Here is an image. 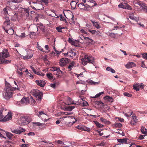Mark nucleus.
Wrapping results in <instances>:
<instances>
[{"instance_id": "nucleus-53", "label": "nucleus", "mask_w": 147, "mask_h": 147, "mask_svg": "<svg viewBox=\"0 0 147 147\" xmlns=\"http://www.w3.org/2000/svg\"><path fill=\"white\" fill-rule=\"evenodd\" d=\"M7 8H5L3 9V11L4 12V13L5 15L8 14V11L7 9Z\"/></svg>"}, {"instance_id": "nucleus-3", "label": "nucleus", "mask_w": 147, "mask_h": 147, "mask_svg": "<svg viewBox=\"0 0 147 147\" xmlns=\"http://www.w3.org/2000/svg\"><path fill=\"white\" fill-rule=\"evenodd\" d=\"M95 59L92 56L85 55L84 57L82 59V63L83 65H86L88 63H91L94 66L96 63L95 62Z\"/></svg>"}, {"instance_id": "nucleus-55", "label": "nucleus", "mask_w": 147, "mask_h": 147, "mask_svg": "<svg viewBox=\"0 0 147 147\" xmlns=\"http://www.w3.org/2000/svg\"><path fill=\"white\" fill-rule=\"evenodd\" d=\"M29 145L28 144H23L22 145V147H28Z\"/></svg>"}, {"instance_id": "nucleus-24", "label": "nucleus", "mask_w": 147, "mask_h": 147, "mask_svg": "<svg viewBox=\"0 0 147 147\" xmlns=\"http://www.w3.org/2000/svg\"><path fill=\"white\" fill-rule=\"evenodd\" d=\"M68 56L71 57H72L76 55V53L73 51L72 50L68 52Z\"/></svg>"}, {"instance_id": "nucleus-56", "label": "nucleus", "mask_w": 147, "mask_h": 147, "mask_svg": "<svg viewBox=\"0 0 147 147\" xmlns=\"http://www.w3.org/2000/svg\"><path fill=\"white\" fill-rule=\"evenodd\" d=\"M83 106H86L88 105V103L86 101H84L82 103Z\"/></svg>"}, {"instance_id": "nucleus-2", "label": "nucleus", "mask_w": 147, "mask_h": 147, "mask_svg": "<svg viewBox=\"0 0 147 147\" xmlns=\"http://www.w3.org/2000/svg\"><path fill=\"white\" fill-rule=\"evenodd\" d=\"M10 56L7 49H4L2 52L0 53V64H7L11 63V60H7L5 58H7Z\"/></svg>"}, {"instance_id": "nucleus-32", "label": "nucleus", "mask_w": 147, "mask_h": 147, "mask_svg": "<svg viewBox=\"0 0 147 147\" xmlns=\"http://www.w3.org/2000/svg\"><path fill=\"white\" fill-rule=\"evenodd\" d=\"M141 130L142 134H147V129L145 128L144 127H141Z\"/></svg>"}, {"instance_id": "nucleus-34", "label": "nucleus", "mask_w": 147, "mask_h": 147, "mask_svg": "<svg viewBox=\"0 0 147 147\" xmlns=\"http://www.w3.org/2000/svg\"><path fill=\"white\" fill-rule=\"evenodd\" d=\"M139 84H136L134 85V86L133 88L136 90L137 91H138L139 90V88L138 87H139Z\"/></svg>"}, {"instance_id": "nucleus-31", "label": "nucleus", "mask_w": 147, "mask_h": 147, "mask_svg": "<svg viewBox=\"0 0 147 147\" xmlns=\"http://www.w3.org/2000/svg\"><path fill=\"white\" fill-rule=\"evenodd\" d=\"M75 107V106H68L66 107L65 109L67 111H71L72 109H74Z\"/></svg>"}, {"instance_id": "nucleus-6", "label": "nucleus", "mask_w": 147, "mask_h": 147, "mask_svg": "<svg viewBox=\"0 0 147 147\" xmlns=\"http://www.w3.org/2000/svg\"><path fill=\"white\" fill-rule=\"evenodd\" d=\"M31 93L36 98L37 100H41L43 96L42 93L38 90H34L31 91Z\"/></svg>"}, {"instance_id": "nucleus-30", "label": "nucleus", "mask_w": 147, "mask_h": 147, "mask_svg": "<svg viewBox=\"0 0 147 147\" xmlns=\"http://www.w3.org/2000/svg\"><path fill=\"white\" fill-rule=\"evenodd\" d=\"M27 55L26 56H23V58L24 59H28L31 58L32 56V54H30L29 55L28 53H27Z\"/></svg>"}, {"instance_id": "nucleus-7", "label": "nucleus", "mask_w": 147, "mask_h": 147, "mask_svg": "<svg viewBox=\"0 0 147 147\" xmlns=\"http://www.w3.org/2000/svg\"><path fill=\"white\" fill-rule=\"evenodd\" d=\"M69 59L66 58H63L60 60L59 64L61 67L65 66L69 63Z\"/></svg>"}, {"instance_id": "nucleus-43", "label": "nucleus", "mask_w": 147, "mask_h": 147, "mask_svg": "<svg viewBox=\"0 0 147 147\" xmlns=\"http://www.w3.org/2000/svg\"><path fill=\"white\" fill-rule=\"evenodd\" d=\"M3 111V110L0 109V121H2V119L3 117V116L2 115V112Z\"/></svg>"}, {"instance_id": "nucleus-54", "label": "nucleus", "mask_w": 147, "mask_h": 147, "mask_svg": "<svg viewBox=\"0 0 147 147\" xmlns=\"http://www.w3.org/2000/svg\"><path fill=\"white\" fill-rule=\"evenodd\" d=\"M146 135H140L139 137V138L140 140H142L144 138V136H145Z\"/></svg>"}, {"instance_id": "nucleus-41", "label": "nucleus", "mask_w": 147, "mask_h": 147, "mask_svg": "<svg viewBox=\"0 0 147 147\" xmlns=\"http://www.w3.org/2000/svg\"><path fill=\"white\" fill-rule=\"evenodd\" d=\"M57 72V75H59L62 74L63 73V71L60 69V68L59 67L58 68Z\"/></svg>"}, {"instance_id": "nucleus-1", "label": "nucleus", "mask_w": 147, "mask_h": 147, "mask_svg": "<svg viewBox=\"0 0 147 147\" xmlns=\"http://www.w3.org/2000/svg\"><path fill=\"white\" fill-rule=\"evenodd\" d=\"M5 87L3 93V96L5 99L8 100L11 97L15 88L11 86L9 83L5 84Z\"/></svg>"}, {"instance_id": "nucleus-49", "label": "nucleus", "mask_w": 147, "mask_h": 147, "mask_svg": "<svg viewBox=\"0 0 147 147\" xmlns=\"http://www.w3.org/2000/svg\"><path fill=\"white\" fill-rule=\"evenodd\" d=\"M139 5L142 7L143 9L146 6L145 4L144 3H143L142 2L139 3Z\"/></svg>"}, {"instance_id": "nucleus-42", "label": "nucleus", "mask_w": 147, "mask_h": 147, "mask_svg": "<svg viewBox=\"0 0 147 147\" xmlns=\"http://www.w3.org/2000/svg\"><path fill=\"white\" fill-rule=\"evenodd\" d=\"M115 126L117 127H122V124L119 123H117L114 124Z\"/></svg>"}, {"instance_id": "nucleus-38", "label": "nucleus", "mask_w": 147, "mask_h": 147, "mask_svg": "<svg viewBox=\"0 0 147 147\" xmlns=\"http://www.w3.org/2000/svg\"><path fill=\"white\" fill-rule=\"evenodd\" d=\"M47 76L50 79H52L53 78V75L50 73H48L47 74Z\"/></svg>"}, {"instance_id": "nucleus-16", "label": "nucleus", "mask_w": 147, "mask_h": 147, "mask_svg": "<svg viewBox=\"0 0 147 147\" xmlns=\"http://www.w3.org/2000/svg\"><path fill=\"white\" fill-rule=\"evenodd\" d=\"M117 140L119 142L121 143L122 144H127V140L126 138L118 139H117Z\"/></svg>"}, {"instance_id": "nucleus-46", "label": "nucleus", "mask_w": 147, "mask_h": 147, "mask_svg": "<svg viewBox=\"0 0 147 147\" xmlns=\"http://www.w3.org/2000/svg\"><path fill=\"white\" fill-rule=\"evenodd\" d=\"M141 55L142 57L146 59L147 60V53H142Z\"/></svg>"}, {"instance_id": "nucleus-22", "label": "nucleus", "mask_w": 147, "mask_h": 147, "mask_svg": "<svg viewBox=\"0 0 147 147\" xmlns=\"http://www.w3.org/2000/svg\"><path fill=\"white\" fill-rule=\"evenodd\" d=\"M28 97V102H29V103H30L32 105H34L36 102L35 100L33 99L31 96H30V97Z\"/></svg>"}, {"instance_id": "nucleus-57", "label": "nucleus", "mask_w": 147, "mask_h": 147, "mask_svg": "<svg viewBox=\"0 0 147 147\" xmlns=\"http://www.w3.org/2000/svg\"><path fill=\"white\" fill-rule=\"evenodd\" d=\"M129 18H130L132 20H136V18L134 17V16H130L129 17Z\"/></svg>"}, {"instance_id": "nucleus-17", "label": "nucleus", "mask_w": 147, "mask_h": 147, "mask_svg": "<svg viewBox=\"0 0 147 147\" xmlns=\"http://www.w3.org/2000/svg\"><path fill=\"white\" fill-rule=\"evenodd\" d=\"M28 97H23L20 101L21 103L22 104H27L29 103Z\"/></svg>"}, {"instance_id": "nucleus-26", "label": "nucleus", "mask_w": 147, "mask_h": 147, "mask_svg": "<svg viewBox=\"0 0 147 147\" xmlns=\"http://www.w3.org/2000/svg\"><path fill=\"white\" fill-rule=\"evenodd\" d=\"M25 129H23L22 128H21V129L19 130H16V131L15 134H20L21 133L25 131Z\"/></svg>"}, {"instance_id": "nucleus-52", "label": "nucleus", "mask_w": 147, "mask_h": 147, "mask_svg": "<svg viewBox=\"0 0 147 147\" xmlns=\"http://www.w3.org/2000/svg\"><path fill=\"white\" fill-rule=\"evenodd\" d=\"M17 73L18 74L20 75V76H22L23 75V73L22 72H20V71H18V69H17V71H16Z\"/></svg>"}, {"instance_id": "nucleus-9", "label": "nucleus", "mask_w": 147, "mask_h": 147, "mask_svg": "<svg viewBox=\"0 0 147 147\" xmlns=\"http://www.w3.org/2000/svg\"><path fill=\"white\" fill-rule=\"evenodd\" d=\"M12 114L11 112H9L7 114L2 120L3 121H7L11 120L12 118Z\"/></svg>"}, {"instance_id": "nucleus-23", "label": "nucleus", "mask_w": 147, "mask_h": 147, "mask_svg": "<svg viewBox=\"0 0 147 147\" xmlns=\"http://www.w3.org/2000/svg\"><path fill=\"white\" fill-rule=\"evenodd\" d=\"M75 65L74 62L73 61L71 62L69 65L68 66L67 68L69 69L68 70L69 71H70L71 70L72 68H73V67H74Z\"/></svg>"}, {"instance_id": "nucleus-62", "label": "nucleus", "mask_w": 147, "mask_h": 147, "mask_svg": "<svg viewBox=\"0 0 147 147\" xmlns=\"http://www.w3.org/2000/svg\"><path fill=\"white\" fill-rule=\"evenodd\" d=\"M54 49L55 51L56 52V53H57V54H59L61 52V51L60 52L59 51H58L57 50H56L55 48V47H54Z\"/></svg>"}, {"instance_id": "nucleus-51", "label": "nucleus", "mask_w": 147, "mask_h": 147, "mask_svg": "<svg viewBox=\"0 0 147 147\" xmlns=\"http://www.w3.org/2000/svg\"><path fill=\"white\" fill-rule=\"evenodd\" d=\"M21 0H11V1L15 3H19L21 2Z\"/></svg>"}, {"instance_id": "nucleus-47", "label": "nucleus", "mask_w": 147, "mask_h": 147, "mask_svg": "<svg viewBox=\"0 0 147 147\" xmlns=\"http://www.w3.org/2000/svg\"><path fill=\"white\" fill-rule=\"evenodd\" d=\"M88 31L90 33H91L92 34H94L96 33V31L95 30H91L90 29H89Z\"/></svg>"}, {"instance_id": "nucleus-50", "label": "nucleus", "mask_w": 147, "mask_h": 147, "mask_svg": "<svg viewBox=\"0 0 147 147\" xmlns=\"http://www.w3.org/2000/svg\"><path fill=\"white\" fill-rule=\"evenodd\" d=\"M59 67H52V70L53 71H57Z\"/></svg>"}, {"instance_id": "nucleus-48", "label": "nucleus", "mask_w": 147, "mask_h": 147, "mask_svg": "<svg viewBox=\"0 0 147 147\" xmlns=\"http://www.w3.org/2000/svg\"><path fill=\"white\" fill-rule=\"evenodd\" d=\"M3 132H4V131H3V130L2 129H0V137H1L5 138V137H4V136L3 135Z\"/></svg>"}, {"instance_id": "nucleus-15", "label": "nucleus", "mask_w": 147, "mask_h": 147, "mask_svg": "<svg viewBox=\"0 0 147 147\" xmlns=\"http://www.w3.org/2000/svg\"><path fill=\"white\" fill-rule=\"evenodd\" d=\"M136 64L133 62H129L125 65L126 67L127 68H130L135 66Z\"/></svg>"}, {"instance_id": "nucleus-8", "label": "nucleus", "mask_w": 147, "mask_h": 147, "mask_svg": "<svg viewBox=\"0 0 147 147\" xmlns=\"http://www.w3.org/2000/svg\"><path fill=\"white\" fill-rule=\"evenodd\" d=\"M89 1V2H88L87 4H86L87 7H89L90 8L89 9V11L91 10L92 9V7L95 5V1H94L93 0H90Z\"/></svg>"}, {"instance_id": "nucleus-39", "label": "nucleus", "mask_w": 147, "mask_h": 147, "mask_svg": "<svg viewBox=\"0 0 147 147\" xmlns=\"http://www.w3.org/2000/svg\"><path fill=\"white\" fill-rule=\"evenodd\" d=\"M4 132L6 134V136L9 138H11L12 136V134L9 132H6L5 131H4Z\"/></svg>"}, {"instance_id": "nucleus-37", "label": "nucleus", "mask_w": 147, "mask_h": 147, "mask_svg": "<svg viewBox=\"0 0 147 147\" xmlns=\"http://www.w3.org/2000/svg\"><path fill=\"white\" fill-rule=\"evenodd\" d=\"M84 38L86 40L88 41L89 43H92L94 41L92 39L90 38L89 37H84Z\"/></svg>"}, {"instance_id": "nucleus-10", "label": "nucleus", "mask_w": 147, "mask_h": 147, "mask_svg": "<svg viewBox=\"0 0 147 147\" xmlns=\"http://www.w3.org/2000/svg\"><path fill=\"white\" fill-rule=\"evenodd\" d=\"M79 8L81 9H83L85 11H89V7H87L86 5H85L83 3H79L78 5Z\"/></svg>"}, {"instance_id": "nucleus-44", "label": "nucleus", "mask_w": 147, "mask_h": 147, "mask_svg": "<svg viewBox=\"0 0 147 147\" xmlns=\"http://www.w3.org/2000/svg\"><path fill=\"white\" fill-rule=\"evenodd\" d=\"M123 94L125 96L129 97H131L132 96V94H131L127 92H124L123 93Z\"/></svg>"}, {"instance_id": "nucleus-61", "label": "nucleus", "mask_w": 147, "mask_h": 147, "mask_svg": "<svg viewBox=\"0 0 147 147\" xmlns=\"http://www.w3.org/2000/svg\"><path fill=\"white\" fill-rule=\"evenodd\" d=\"M117 118L119 121L121 122H122L124 121V120L123 118L119 117H118Z\"/></svg>"}, {"instance_id": "nucleus-14", "label": "nucleus", "mask_w": 147, "mask_h": 147, "mask_svg": "<svg viewBox=\"0 0 147 147\" xmlns=\"http://www.w3.org/2000/svg\"><path fill=\"white\" fill-rule=\"evenodd\" d=\"M13 144L12 142L10 141H6L4 142V144L3 145V147H11Z\"/></svg>"}, {"instance_id": "nucleus-27", "label": "nucleus", "mask_w": 147, "mask_h": 147, "mask_svg": "<svg viewBox=\"0 0 147 147\" xmlns=\"http://www.w3.org/2000/svg\"><path fill=\"white\" fill-rule=\"evenodd\" d=\"M104 99L105 100H107V101L111 102H112L113 101V98L111 97L106 96L104 97Z\"/></svg>"}, {"instance_id": "nucleus-20", "label": "nucleus", "mask_w": 147, "mask_h": 147, "mask_svg": "<svg viewBox=\"0 0 147 147\" xmlns=\"http://www.w3.org/2000/svg\"><path fill=\"white\" fill-rule=\"evenodd\" d=\"M78 3L75 1H72L70 3L71 8L73 9H75L76 7V5Z\"/></svg>"}, {"instance_id": "nucleus-59", "label": "nucleus", "mask_w": 147, "mask_h": 147, "mask_svg": "<svg viewBox=\"0 0 147 147\" xmlns=\"http://www.w3.org/2000/svg\"><path fill=\"white\" fill-rule=\"evenodd\" d=\"M20 36L22 37H25L26 36L25 35V34L24 33H22L21 34V35Z\"/></svg>"}, {"instance_id": "nucleus-21", "label": "nucleus", "mask_w": 147, "mask_h": 147, "mask_svg": "<svg viewBox=\"0 0 147 147\" xmlns=\"http://www.w3.org/2000/svg\"><path fill=\"white\" fill-rule=\"evenodd\" d=\"M100 120L102 122L105 123V124L109 125L111 124V122L107 121L106 119L102 117H100Z\"/></svg>"}, {"instance_id": "nucleus-36", "label": "nucleus", "mask_w": 147, "mask_h": 147, "mask_svg": "<svg viewBox=\"0 0 147 147\" xmlns=\"http://www.w3.org/2000/svg\"><path fill=\"white\" fill-rule=\"evenodd\" d=\"M64 27H61V26L57 27L56 28V29L59 32H62V29H64Z\"/></svg>"}, {"instance_id": "nucleus-25", "label": "nucleus", "mask_w": 147, "mask_h": 147, "mask_svg": "<svg viewBox=\"0 0 147 147\" xmlns=\"http://www.w3.org/2000/svg\"><path fill=\"white\" fill-rule=\"evenodd\" d=\"M24 16H26V17H28L29 16V11H31L29 9H24Z\"/></svg>"}, {"instance_id": "nucleus-18", "label": "nucleus", "mask_w": 147, "mask_h": 147, "mask_svg": "<svg viewBox=\"0 0 147 147\" xmlns=\"http://www.w3.org/2000/svg\"><path fill=\"white\" fill-rule=\"evenodd\" d=\"M91 21L92 23L93 24V26H94L97 28L99 29L101 28V26L100 25L98 22H95L94 21L91 20Z\"/></svg>"}, {"instance_id": "nucleus-12", "label": "nucleus", "mask_w": 147, "mask_h": 147, "mask_svg": "<svg viewBox=\"0 0 147 147\" xmlns=\"http://www.w3.org/2000/svg\"><path fill=\"white\" fill-rule=\"evenodd\" d=\"M35 82L38 85L41 87H43L46 84L44 81L40 80H36Z\"/></svg>"}, {"instance_id": "nucleus-13", "label": "nucleus", "mask_w": 147, "mask_h": 147, "mask_svg": "<svg viewBox=\"0 0 147 147\" xmlns=\"http://www.w3.org/2000/svg\"><path fill=\"white\" fill-rule=\"evenodd\" d=\"M66 105H70L71 104H76L74 103L73 101H72V99L69 97H67L66 98V101L65 103Z\"/></svg>"}, {"instance_id": "nucleus-60", "label": "nucleus", "mask_w": 147, "mask_h": 147, "mask_svg": "<svg viewBox=\"0 0 147 147\" xmlns=\"http://www.w3.org/2000/svg\"><path fill=\"white\" fill-rule=\"evenodd\" d=\"M132 113H133V112H131L130 114H127V113H125V115L127 117H129L131 116V115L132 114Z\"/></svg>"}, {"instance_id": "nucleus-40", "label": "nucleus", "mask_w": 147, "mask_h": 147, "mask_svg": "<svg viewBox=\"0 0 147 147\" xmlns=\"http://www.w3.org/2000/svg\"><path fill=\"white\" fill-rule=\"evenodd\" d=\"M7 33L10 35L13 34L14 33V30L13 28H11L8 30V33Z\"/></svg>"}, {"instance_id": "nucleus-28", "label": "nucleus", "mask_w": 147, "mask_h": 147, "mask_svg": "<svg viewBox=\"0 0 147 147\" xmlns=\"http://www.w3.org/2000/svg\"><path fill=\"white\" fill-rule=\"evenodd\" d=\"M32 123L33 124V125L34 127L36 126H42L44 125L45 124L41 123L39 122H33Z\"/></svg>"}, {"instance_id": "nucleus-64", "label": "nucleus", "mask_w": 147, "mask_h": 147, "mask_svg": "<svg viewBox=\"0 0 147 147\" xmlns=\"http://www.w3.org/2000/svg\"><path fill=\"white\" fill-rule=\"evenodd\" d=\"M38 49L40 50V51H41L42 52H44L45 51H44L43 49L40 46H39L38 47Z\"/></svg>"}, {"instance_id": "nucleus-4", "label": "nucleus", "mask_w": 147, "mask_h": 147, "mask_svg": "<svg viewBox=\"0 0 147 147\" xmlns=\"http://www.w3.org/2000/svg\"><path fill=\"white\" fill-rule=\"evenodd\" d=\"M13 24L11 22H10L9 19L8 18H7L6 20L4 22L3 27L5 32L8 33V30L13 28Z\"/></svg>"}, {"instance_id": "nucleus-5", "label": "nucleus", "mask_w": 147, "mask_h": 147, "mask_svg": "<svg viewBox=\"0 0 147 147\" xmlns=\"http://www.w3.org/2000/svg\"><path fill=\"white\" fill-rule=\"evenodd\" d=\"M20 121L22 125H25L30 123L32 121V119L30 117L26 116L20 117Z\"/></svg>"}, {"instance_id": "nucleus-45", "label": "nucleus", "mask_w": 147, "mask_h": 147, "mask_svg": "<svg viewBox=\"0 0 147 147\" xmlns=\"http://www.w3.org/2000/svg\"><path fill=\"white\" fill-rule=\"evenodd\" d=\"M60 20L61 21H63L65 22V23L67 22L65 18L62 15H61L60 16Z\"/></svg>"}, {"instance_id": "nucleus-19", "label": "nucleus", "mask_w": 147, "mask_h": 147, "mask_svg": "<svg viewBox=\"0 0 147 147\" xmlns=\"http://www.w3.org/2000/svg\"><path fill=\"white\" fill-rule=\"evenodd\" d=\"M132 120L131 121V124L132 125H134L137 122L138 119L136 118V116H132Z\"/></svg>"}, {"instance_id": "nucleus-35", "label": "nucleus", "mask_w": 147, "mask_h": 147, "mask_svg": "<svg viewBox=\"0 0 147 147\" xmlns=\"http://www.w3.org/2000/svg\"><path fill=\"white\" fill-rule=\"evenodd\" d=\"M104 94V92H101L97 94L95 96L92 97V98H95L99 97L102 94Z\"/></svg>"}, {"instance_id": "nucleus-29", "label": "nucleus", "mask_w": 147, "mask_h": 147, "mask_svg": "<svg viewBox=\"0 0 147 147\" xmlns=\"http://www.w3.org/2000/svg\"><path fill=\"white\" fill-rule=\"evenodd\" d=\"M94 122L96 125L98 127L101 128L104 126V125L101 124L97 121H94Z\"/></svg>"}, {"instance_id": "nucleus-11", "label": "nucleus", "mask_w": 147, "mask_h": 147, "mask_svg": "<svg viewBox=\"0 0 147 147\" xmlns=\"http://www.w3.org/2000/svg\"><path fill=\"white\" fill-rule=\"evenodd\" d=\"M118 7L119 8H123L124 9H131V6L126 3H124L123 4L122 3H120L118 5Z\"/></svg>"}, {"instance_id": "nucleus-33", "label": "nucleus", "mask_w": 147, "mask_h": 147, "mask_svg": "<svg viewBox=\"0 0 147 147\" xmlns=\"http://www.w3.org/2000/svg\"><path fill=\"white\" fill-rule=\"evenodd\" d=\"M106 70L108 71H111L113 73H114L115 72V71L114 69L109 67H107Z\"/></svg>"}, {"instance_id": "nucleus-63", "label": "nucleus", "mask_w": 147, "mask_h": 147, "mask_svg": "<svg viewBox=\"0 0 147 147\" xmlns=\"http://www.w3.org/2000/svg\"><path fill=\"white\" fill-rule=\"evenodd\" d=\"M28 136H34L35 134L33 132H30L28 133Z\"/></svg>"}, {"instance_id": "nucleus-58", "label": "nucleus", "mask_w": 147, "mask_h": 147, "mask_svg": "<svg viewBox=\"0 0 147 147\" xmlns=\"http://www.w3.org/2000/svg\"><path fill=\"white\" fill-rule=\"evenodd\" d=\"M90 1V0H82V1L84 2V3L86 5V4H87L88 2H89V1Z\"/></svg>"}]
</instances>
